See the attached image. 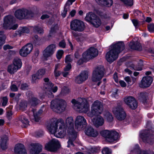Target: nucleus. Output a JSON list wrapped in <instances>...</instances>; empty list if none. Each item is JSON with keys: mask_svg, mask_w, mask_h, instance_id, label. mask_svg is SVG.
Wrapping results in <instances>:
<instances>
[{"mask_svg": "<svg viewBox=\"0 0 154 154\" xmlns=\"http://www.w3.org/2000/svg\"><path fill=\"white\" fill-rule=\"evenodd\" d=\"M134 98L132 96L126 97L124 98V100L125 104L128 106L131 101H134L133 100Z\"/></svg>", "mask_w": 154, "mask_h": 154, "instance_id": "e433bc0d", "label": "nucleus"}, {"mask_svg": "<svg viewBox=\"0 0 154 154\" xmlns=\"http://www.w3.org/2000/svg\"><path fill=\"white\" fill-rule=\"evenodd\" d=\"M112 111L116 118L119 121L124 119L126 117V113L121 106L114 107L113 108Z\"/></svg>", "mask_w": 154, "mask_h": 154, "instance_id": "ddd939ff", "label": "nucleus"}, {"mask_svg": "<svg viewBox=\"0 0 154 154\" xmlns=\"http://www.w3.org/2000/svg\"><path fill=\"white\" fill-rule=\"evenodd\" d=\"M43 132L42 131H36L35 132V136L36 137H41L43 135Z\"/></svg>", "mask_w": 154, "mask_h": 154, "instance_id": "6e6d98bb", "label": "nucleus"}, {"mask_svg": "<svg viewBox=\"0 0 154 154\" xmlns=\"http://www.w3.org/2000/svg\"><path fill=\"white\" fill-rule=\"evenodd\" d=\"M153 81L152 77L149 76L144 77L142 79L140 87L142 88L149 87Z\"/></svg>", "mask_w": 154, "mask_h": 154, "instance_id": "aec40b11", "label": "nucleus"}, {"mask_svg": "<svg viewBox=\"0 0 154 154\" xmlns=\"http://www.w3.org/2000/svg\"><path fill=\"white\" fill-rule=\"evenodd\" d=\"M98 54V51L94 48H91L82 54L83 57L85 61H88L96 57Z\"/></svg>", "mask_w": 154, "mask_h": 154, "instance_id": "4468645a", "label": "nucleus"}, {"mask_svg": "<svg viewBox=\"0 0 154 154\" xmlns=\"http://www.w3.org/2000/svg\"><path fill=\"white\" fill-rule=\"evenodd\" d=\"M60 146V145L59 141L56 139H53L45 144V148L48 151L55 152Z\"/></svg>", "mask_w": 154, "mask_h": 154, "instance_id": "f8f14e48", "label": "nucleus"}, {"mask_svg": "<svg viewBox=\"0 0 154 154\" xmlns=\"http://www.w3.org/2000/svg\"><path fill=\"white\" fill-rule=\"evenodd\" d=\"M125 5L127 6H131L133 5V0H120Z\"/></svg>", "mask_w": 154, "mask_h": 154, "instance_id": "a19ab883", "label": "nucleus"}, {"mask_svg": "<svg viewBox=\"0 0 154 154\" xmlns=\"http://www.w3.org/2000/svg\"><path fill=\"white\" fill-rule=\"evenodd\" d=\"M73 108L81 112L86 113L89 109V105L85 98H79L78 100L73 99L71 101Z\"/></svg>", "mask_w": 154, "mask_h": 154, "instance_id": "7ed1b4c3", "label": "nucleus"}, {"mask_svg": "<svg viewBox=\"0 0 154 154\" xmlns=\"http://www.w3.org/2000/svg\"><path fill=\"white\" fill-rule=\"evenodd\" d=\"M33 113L34 118L32 120L36 122H38L40 120L41 115L42 112V110H39L38 112L36 111L35 109L32 110Z\"/></svg>", "mask_w": 154, "mask_h": 154, "instance_id": "b1692460", "label": "nucleus"}, {"mask_svg": "<svg viewBox=\"0 0 154 154\" xmlns=\"http://www.w3.org/2000/svg\"><path fill=\"white\" fill-rule=\"evenodd\" d=\"M45 69H39L36 74L38 76V78H42L43 76L45 75Z\"/></svg>", "mask_w": 154, "mask_h": 154, "instance_id": "58836bf2", "label": "nucleus"}, {"mask_svg": "<svg viewBox=\"0 0 154 154\" xmlns=\"http://www.w3.org/2000/svg\"><path fill=\"white\" fill-rule=\"evenodd\" d=\"M23 149H25L24 145L22 144L19 143L15 145L14 151L16 154H19L22 152Z\"/></svg>", "mask_w": 154, "mask_h": 154, "instance_id": "a878e982", "label": "nucleus"}, {"mask_svg": "<svg viewBox=\"0 0 154 154\" xmlns=\"http://www.w3.org/2000/svg\"><path fill=\"white\" fill-rule=\"evenodd\" d=\"M66 45V44L64 40L61 41L59 43V46L61 48H64L65 47Z\"/></svg>", "mask_w": 154, "mask_h": 154, "instance_id": "13d9d810", "label": "nucleus"}, {"mask_svg": "<svg viewBox=\"0 0 154 154\" xmlns=\"http://www.w3.org/2000/svg\"><path fill=\"white\" fill-rule=\"evenodd\" d=\"M17 85L14 84H12L11 86V90L14 91H16L17 90V86H19V85L20 84V82H17Z\"/></svg>", "mask_w": 154, "mask_h": 154, "instance_id": "a18cd8bd", "label": "nucleus"}, {"mask_svg": "<svg viewBox=\"0 0 154 154\" xmlns=\"http://www.w3.org/2000/svg\"><path fill=\"white\" fill-rule=\"evenodd\" d=\"M88 77V72L85 71H83L76 77L75 82L77 83L80 84L85 81Z\"/></svg>", "mask_w": 154, "mask_h": 154, "instance_id": "6ab92c4d", "label": "nucleus"}, {"mask_svg": "<svg viewBox=\"0 0 154 154\" xmlns=\"http://www.w3.org/2000/svg\"><path fill=\"white\" fill-rule=\"evenodd\" d=\"M70 27L71 30L75 31L81 32L85 28V26L84 23L78 20H74L70 23Z\"/></svg>", "mask_w": 154, "mask_h": 154, "instance_id": "9d476101", "label": "nucleus"}, {"mask_svg": "<svg viewBox=\"0 0 154 154\" xmlns=\"http://www.w3.org/2000/svg\"><path fill=\"white\" fill-rule=\"evenodd\" d=\"M85 134L89 137H95L98 135V132L91 127L87 128L85 130Z\"/></svg>", "mask_w": 154, "mask_h": 154, "instance_id": "4be33fe9", "label": "nucleus"}, {"mask_svg": "<svg viewBox=\"0 0 154 154\" xmlns=\"http://www.w3.org/2000/svg\"><path fill=\"white\" fill-rule=\"evenodd\" d=\"M42 146L38 143H32L29 149V154H38L42 150Z\"/></svg>", "mask_w": 154, "mask_h": 154, "instance_id": "a211bd4d", "label": "nucleus"}, {"mask_svg": "<svg viewBox=\"0 0 154 154\" xmlns=\"http://www.w3.org/2000/svg\"><path fill=\"white\" fill-rule=\"evenodd\" d=\"M34 14L31 11L26 9H20L17 10L15 13V16L17 19H22L32 17Z\"/></svg>", "mask_w": 154, "mask_h": 154, "instance_id": "6e6552de", "label": "nucleus"}, {"mask_svg": "<svg viewBox=\"0 0 154 154\" xmlns=\"http://www.w3.org/2000/svg\"><path fill=\"white\" fill-rule=\"evenodd\" d=\"M104 70L103 66H100L96 67L93 72L91 80L94 82H98L97 84L98 86L100 84V80L104 74Z\"/></svg>", "mask_w": 154, "mask_h": 154, "instance_id": "423d86ee", "label": "nucleus"}, {"mask_svg": "<svg viewBox=\"0 0 154 154\" xmlns=\"http://www.w3.org/2000/svg\"><path fill=\"white\" fill-rule=\"evenodd\" d=\"M34 30L35 31L39 34H41L43 32V29L38 26L35 27L34 28Z\"/></svg>", "mask_w": 154, "mask_h": 154, "instance_id": "3c124183", "label": "nucleus"}, {"mask_svg": "<svg viewBox=\"0 0 154 154\" xmlns=\"http://www.w3.org/2000/svg\"><path fill=\"white\" fill-rule=\"evenodd\" d=\"M63 54V50H58L57 52L56 56L58 59H60L62 57Z\"/></svg>", "mask_w": 154, "mask_h": 154, "instance_id": "37998d69", "label": "nucleus"}, {"mask_svg": "<svg viewBox=\"0 0 154 154\" xmlns=\"http://www.w3.org/2000/svg\"><path fill=\"white\" fill-rule=\"evenodd\" d=\"M124 49V44L122 42H119L112 45L111 49L106 55L107 61L111 63L116 60L118 57L119 53Z\"/></svg>", "mask_w": 154, "mask_h": 154, "instance_id": "f03ea898", "label": "nucleus"}, {"mask_svg": "<svg viewBox=\"0 0 154 154\" xmlns=\"http://www.w3.org/2000/svg\"><path fill=\"white\" fill-rule=\"evenodd\" d=\"M69 135H71V137H72V140H71V139H69L68 142V145H67V147H70L71 146H74V145H73V140H75V138H76V136H75V138H74V137L73 136V135H71V134H69Z\"/></svg>", "mask_w": 154, "mask_h": 154, "instance_id": "79ce46f5", "label": "nucleus"}, {"mask_svg": "<svg viewBox=\"0 0 154 154\" xmlns=\"http://www.w3.org/2000/svg\"><path fill=\"white\" fill-rule=\"evenodd\" d=\"M96 16V15L92 13H88L86 14L85 20L86 21L91 23Z\"/></svg>", "mask_w": 154, "mask_h": 154, "instance_id": "c756f323", "label": "nucleus"}, {"mask_svg": "<svg viewBox=\"0 0 154 154\" xmlns=\"http://www.w3.org/2000/svg\"><path fill=\"white\" fill-rule=\"evenodd\" d=\"M8 102V99L7 97H3L2 98V105L3 106H5L6 105Z\"/></svg>", "mask_w": 154, "mask_h": 154, "instance_id": "864d4df0", "label": "nucleus"}, {"mask_svg": "<svg viewBox=\"0 0 154 154\" xmlns=\"http://www.w3.org/2000/svg\"><path fill=\"white\" fill-rule=\"evenodd\" d=\"M12 114L11 111H8L7 112V117L8 119H10L12 118Z\"/></svg>", "mask_w": 154, "mask_h": 154, "instance_id": "338daca9", "label": "nucleus"}, {"mask_svg": "<svg viewBox=\"0 0 154 154\" xmlns=\"http://www.w3.org/2000/svg\"><path fill=\"white\" fill-rule=\"evenodd\" d=\"M17 24L15 23L14 18L13 16L8 15L4 18V22L3 25V28L6 30H15L18 27Z\"/></svg>", "mask_w": 154, "mask_h": 154, "instance_id": "0eeeda50", "label": "nucleus"}, {"mask_svg": "<svg viewBox=\"0 0 154 154\" xmlns=\"http://www.w3.org/2000/svg\"><path fill=\"white\" fill-rule=\"evenodd\" d=\"M69 90L68 88L65 87L62 89L60 93L61 95L64 96L69 92Z\"/></svg>", "mask_w": 154, "mask_h": 154, "instance_id": "c03bdc74", "label": "nucleus"}, {"mask_svg": "<svg viewBox=\"0 0 154 154\" xmlns=\"http://www.w3.org/2000/svg\"><path fill=\"white\" fill-rule=\"evenodd\" d=\"M26 95L30 98L28 104L31 106H35L40 103V100L33 95L31 92H28L26 94Z\"/></svg>", "mask_w": 154, "mask_h": 154, "instance_id": "412c9836", "label": "nucleus"}, {"mask_svg": "<svg viewBox=\"0 0 154 154\" xmlns=\"http://www.w3.org/2000/svg\"><path fill=\"white\" fill-rule=\"evenodd\" d=\"M45 83L44 87L46 89L48 90L46 92L47 94H48V97L50 98H53L54 97L53 94L52 92L55 93L56 92L58 89V88L57 86L53 87L54 84L51 82L49 81L48 78H45L44 79Z\"/></svg>", "mask_w": 154, "mask_h": 154, "instance_id": "1a4fd4ad", "label": "nucleus"}, {"mask_svg": "<svg viewBox=\"0 0 154 154\" xmlns=\"http://www.w3.org/2000/svg\"><path fill=\"white\" fill-rule=\"evenodd\" d=\"M103 154H110L111 152V150L108 147H105L102 150Z\"/></svg>", "mask_w": 154, "mask_h": 154, "instance_id": "49530a36", "label": "nucleus"}, {"mask_svg": "<svg viewBox=\"0 0 154 154\" xmlns=\"http://www.w3.org/2000/svg\"><path fill=\"white\" fill-rule=\"evenodd\" d=\"M8 140V137L6 135H4L2 137L0 146L2 149H5L7 148V141Z\"/></svg>", "mask_w": 154, "mask_h": 154, "instance_id": "393cba45", "label": "nucleus"}, {"mask_svg": "<svg viewBox=\"0 0 154 154\" xmlns=\"http://www.w3.org/2000/svg\"><path fill=\"white\" fill-rule=\"evenodd\" d=\"M49 131L57 137H63L66 134V129L68 134L73 135L74 138L76 132L74 128V120L72 117L67 118L65 121L62 119L53 118L47 125Z\"/></svg>", "mask_w": 154, "mask_h": 154, "instance_id": "f257e3e1", "label": "nucleus"}, {"mask_svg": "<svg viewBox=\"0 0 154 154\" xmlns=\"http://www.w3.org/2000/svg\"><path fill=\"white\" fill-rule=\"evenodd\" d=\"M129 46L131 48L138 50H140L141 49L140 44L138 42H131L129 44Z\"/></svg>", "mask_w": 154, "mask_h": 154, "instance_id": "c85d7f7f", "label": "nucleus"}, {"mask_svg": "<svg viewBox=\"0 0 154 154\" xmlns=\"http://www.w3.org/2000/svg\"><path fill=\"white\" fill-rule=\"evenodd\" d=\"M113 78L114 79L116 83L118 82V77L117 73H115L113 75Z\"/></svg>", "mask_w": 154, "mask_h": 154, "instance_id": "774afa93", "label": "nucleus"}, {"mask_svg": "<svg viewBox=\"0 0 154 154\" xmlns=\"http://www.w3.org/2000/svg\"><path fill=\"white\" fill-rule=\"evenodd\" d=\"M39 79L40 78H38V76H37V75L36 74H34L32 76V82L33 83L36 82L37 80Z\"/></svg>", "mask_w": 154, "mask_h": 154, "instance_id": "09e8293b", "label": "nucleus"}, {"mask_svg": "<svg viewBox=\"0 0 154 154\" xmlns=\"http://www.w3.org/2000/svg\"><path fill=\"white\" fill-rule=\"evenodd\" d=\"M67 64V65L66 66L64 69V71H68L70 70L71 68V64L70 63Z\"/></svg>", "mask_w": 154, "mask_h": 154, "instance_id": "052dcab7", "label": "nucleus"}, {"mask_svg": "<svg viewBox=\"0 0 154 154\" xmlns=\"http://www.w3.org/2000/svg\"><path fill=\"white\" fill-rule=\"evenodd\" d=\"M52 26L51 28L50 32V35L51 36L52 34L58 29V26L57 24H55V23H52Z\"/></svg>", "mask_w": 154, "mask_h": 154, "instance_id": "c9c22d12", "label": "nucleus"}, {"mask_svg": "<svg viewBox=\"0 0 154 154\" xmlns=\"http://www.w3.org/2000/svg\"><path fill=\"white\" fill-rule=\"evenodd\" d=\"M29 29L26 27H21L19 28L17 31L18 35L19 36H21L24 33H27L29 32Z\"/></svg>", "mask_w": 154, "mask_h": 154, "instance_id": "72a5a7b5", "label": "nucleus"}, {"mask_svg": "<svg viewBox=\"0 0 154 154\" xmlns=\"http://www.w3.org/2000/svg\"><path fill=\"white\" fill-rule=\"evenodd\" d=\"M56 49V45L54 44H52L48 45L43 51V56L47 58L51 56L55 52Z\"/></svg>", "mask_w": 154, "mask_h": 154, "instance_id": "f3484780", "label": "nucleus"}, {"mask_svg": "<svg viewBox=\"0 0 154 154\" xmlns=\"http://www.w3.org/2000/svg\"><path fill=\"white\" fill-rule=\"evenodd\" d=\"M103 111V105L100 101L97 100L92 104L91 107V111L87 113V115L90 117L94 116L101 114Z\"/></svg>", "mask_w": 154, "mask_h": 154, "instance_id": "39448f33", "label": "nucleus"}, {"mask_svg": "<svg viewBox=\"0 0 154 154\" xmlns=\"http://www.w3.org/2000/svg\"><path fill=\"white\" fill-rule=\"evenodd\" d=\"M132 21L135 27L137 28L138 26V20L136 19H133L132 20Z\"/></svg>", "mask_w": 154, "mask_h": 154, "instance_id": "0e129e2a", "label": "nucleus"}, {"mask_svg": "<svg viewBox=\"0 0 154 154\" xmlns=\"http://www.w3.org/2000/svg\"><path fill=\"white\" fill-rule=\"evenodd\" d=\"M68 9H69L67 7L65 6L64 9L61 13V15L63 17H66L68 11Z\"/></svg>", "mask_w": 154, "mask_h": 154, "instance_id": "4d7b16f0", "label": "nucleus"}, {"mask_svg": "<svg viewBox=\"0 0 154 154\" xmlns=\"http://www.w3.org/2000/svg\"><path fill=\"white\" fill-rule=\"evenodd\" d=\"M13 64L18 70L20 69L22 65L21 60L17 57L15 58L14 59Z\"/></svg>", "mask_w": 154, "mask_h": 154, "instance_id": "cd10ccee", "label": "nucleus"}, {"mask_svg": "<svg viewBox=\"0 0 154 154\" xmlns=\"http://www.w3.org/2000/svg\"><path fill=\"white\" fill-rule=\"evenodd\" d=\"M148 28L149 31L150 32L154 31V24H150L148 25Z\"/></svg>", "mask_w": 154, "mask_h": 154, "instance_id": "5fc2aeb1", "label": "nucleus"}, {"mask_svg": "<svg viewBox=\"0 0 154 154\" xmlns=\"http://www.w3.org/2000/svg\"><path fill=\"white\" fill-rule=\"evenodd\" d=\"M105 4L108 6H111L112 4V0H106L105 1Z\"/></svg>", "mask_w": 154, "mask_h": 154, "instance_id": "e2e57ef3", "label": "nucleus"}, {"mask_svg": "<svg viewBox=\"0 0 154 154\" xmlns=\"http://www.w3.org/2000/svg\"><path fill=\"white\" fill-rule=\"evenodd\" d=\"M101 20L99 17L97 16L96 17H95V18H94L93 20L92 21L91 23L93 26L96 28H98L101 25Z\"/></svg>", "mask_w": 154, "mask_h": 154, "instance_id": "bb28decb", "label": "nucleus"}, {"mask_svg": "<svg viewBox=\"0 0 154 154\" xmlns=\"http://www.w3.org/2000/svg\"><path fill=\"white\" fill-rule=\"evenodd\" d=\"M6 39V35L4 34L3 32H0V49H1L3 45L5 44Z\"/></svg>", "mask_w": 154, "mask_h": 154, "instance_id": "473e14b6", "label": "nucleus"}, {"mask_svg": "<svg viewBox=\"0 0 154 154\" xmlns=\"http://www.w3.org/2000/svg\"><path fill=\"white\" fill-rule=\"evenodd\" d=\"M133 100L134 101H131L128 106L131 109H134L137 108V103L134 98Z\"/></svg>", "mask_w": 154, "mask_h": 154, "instance_id": "4c0bfd02", "label": "nucleus"}, {"mask_svg": "<svg viewBox=\"0 0 154 154\" xmlns=\"http://www.w3.org/2000/svg\"><path fill=\"white\" fill-rule=\"evenodd\" d=\"M38 36L37 35H35L33 37V39H34L35 42L36 44L38 45H40L41 43V39L39 38H38Z\"/></svg>", "mask_w": 154, "mask_h": 154, "instance_id": "8fccbe9b", "label": "nucleus"}, {"mask_svg": "<svg viewBox=\"0 0 154 154\" xmlns=\"http://www.w3.org/2000/svg\"><path fill=\"white\" fill-rule=\"evenodd\" d=\"M94 125L96 127L98 128L103 125L104 123V120L103 118L99 116L94 118L92 120Z\"/></svg>", "mask_w": 154, "mask_h": 154, "instance_id": "5701e85b", "label": "nucleus"}, {"mask_svg": "<svg viewBox=\"0 0 154 154\" xmlns=\"http://www.w3.org/2000/svg\"><path fill=\"white\" fill-rule=\"evenodd\" d=\"M101 134L103 137L106 138L107 140L110 143L113 142L116 140L118 136L117 132L107 130L102 131Z\"/></svg>", "mask_w": 154, "mask_h": 154, "instance_id": "9b49d317", "label": "nucleus"}, {"mask_svg": "<svg viewBox=\"0 0 154 154\" xmlns=\"http://www.w3.org/2000/svg\"><path fill=\"white\" fill-rule=\"evenodd\" d=\"M66 107V101L62 99H55L51 102V107L56 112L60 113L65 110Z\"/></svg>", "mask_w": 154, "mask_h": 154, "instance_id": "20e7f679", "label": "nucleus"}, {"mask_svg": "<svg viewBox=\"0 0 154 154\" xmlns=\"http://www.w3.org/2000/svg\"><path fill=\"white\" fill-rule=\"evenodd\" d=\"M75 128L79 130H81L86 124L85 119L82 116H78L75 121Z\"/></svg>", "mask_w": 154, "mask_h": 154, "instance_id": "2eb2a0df", "label": "nucleus"}, {"mask_svg": "<svg viewBox=\"0 0 154 154\" xmlns=\"http://www.w3.org/2000/svg\"><path fill=\"white\" fill-rule=\"evenodd\" d=\"M72 57L70 55H68L66 56L65 59V63H69L72 62Z\"/></svg>", "mask_w": 154, "mask_h": 154, "instance_id": "de8ad7c7", "label": "nucleus"}, {"mask_svg": "<svg viewBox=\"0 0 154 154\" xmlns=\"http://www.w3.org/2000/svg\"><path fill=\"white\" fill-rule=\"evenodd\" d=\"M28 87V85L27 84H22L21 85L20 88L23 90H25Z\"/></svg>", "mask_w": 154, "mask_h": 154, "instance_id": "69168bd1", "label": "nucleus"}, {"mask_svg": "<svg viewBox=\"0 0 154 154\" xmlns=\"http://www.w3.org/2000/svg\"><path fill=\"white\" fill-rule=\"evenodd\" d=\"M124 79L128 84L131 85V79L130 77L129 76L126 77Z\"/></svg>", "mask_w": 154, "mask_h": 154, "instance_id": "bf43d9fd", "label": "nucleus"}, {"mask_svg": "<svg viewBox=\"0 0 154 154\" xmlns=\"http://www.w3.org/2000/svg\"><path fill=\"white\" fill-rule=\"evenodd\" d=\"M20 121L22 123L21 126L22 127L26 128L29 125V121L25 116H21L20 119Z\"/></svg>", "mask_w": 154, "mask_h": 154, "instance_id": "7c9ffc66", "label": "nucleus"}, {"mask_svg": "<svg viewBox=\"0 0 154 154\" xmlns=\"http://www.w3.org/2000/svg\"><path fill=\"white\" fill-rule=\"evenodd\" d=\"M75 1V0H68L65 6L68 9H69L70 6L72 4L73 2Z\"/></svg>", "mask_w": 154, "mask_h": 154, "instance_id": "603ef678", "label": "nucleus"}, {"mask_svg": "<svg viewBox=\"0 0 154 154\" xmlns=\"http://www.w3.org/2000/svg\"><path fill=\"white\" fill-rule=\"evenodd\" d=\"M33 48V46L32 44H27L20 50L19 54L22 57H26L31 52Z\"/></svg>", "mask_w": 154, "mask_h": 154, "instance_id": "dca6fc26", "label": "nucleus"}, {"mask_svg": "<svg viewBox=\"0 0 154 154\" xmlns=\"http://www.w3.org/2000/svg\"><path fill=\"white\" fill-rule=\"evenodd\" d=\"M151 136L152 137V138L153 139L154 138V136H149L148 135L146 134L145 136L144 134L143 133L141 135L140 137L143 139V140L144 141H146L148 143H149L150 141H151L150 140V139L149 138ZM154 140V139H152V141H153Z\"/></svg>", "mask_w": 154, "mask_h": 154, "instance_id": "f704fd0d", "label": "nucleus"}, {"mask_svg": "<svg viewBox=\"0 0 154 154\" xmlns=\"http://www.w3.org/2000/svg\"><path fill=\"white\" fill-rule=\"evenodd\" d=\"M54 75L56 78L60 76L61 74L60 72L58 70H54Z\"/></svg>", "mask_w": 154, "mask_h": 154, "instance_id": "680f3d73", "label": "nucleus"}, {"mask_svg": "<svg viewBox=\"0 0 154 154\" xmlns=\"http://www.w3.org/2000/svg\"><path fill=\"white\" fill-rule=\"evenodd\" d=\"M105 118L108 122H111L113 119V117L111 113L107 112L104 115Z\"/></svg>", "mask_w": 154, "mask_h": 154, "instance_id": "ea45409f", "label": "nucleus"}, {"mask_svg": "<svg viewBox=\"0 0 154 154\" xmlns=\"http://www.w3.org/2000/svg\"><path fill=\"white\" fill-rule=\"evenodd\" d=\"M18 70V69L13 63L8 66V71L11 74H14Z\"/></svg>", "mask_w": 154, "mask_h": 154, "instance_id": "2f4dec72", "label": "nucleus"}]
</instances>
